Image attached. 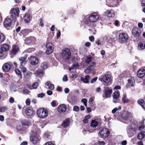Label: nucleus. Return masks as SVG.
<instances>
[{
	"label": "nucleus",
	"instance_id": "obj_54",
	"mask_svg": "<svg viewBox=\"0 0 145 145\" xmlns=\"http://www.w3.org/2000/svg\"><path fill=\"white\" fill-rule=\"evenodd\" d=\"M51 105L52 107H55L56 106V101H53L51 103Z\"/></svg>",
	"mask_w": 145,
	"mask_h": 145
},
{
	"label": "nucleus",
	"instance_id": "obj_10",
	"mask_svg": "<svg viewBox=\"0 0 145 145\" xmlns=\"http://www.w3.org/2000/svg\"><path fill=\"white\" fill-rule=\"evenodd\" d=\"M119 41L120 43H122L125 42L128 39V36L126 33H121L118 35Z\"/></svg>",
	"mask_w": 145,
	"mask_h": 145
},
{
	"label": "nucleus",
	"instance_id": "obj_47",
	"mask_svg": "<svg viewBox=\"0 0 145 145\" xmlns=\"http://www.w3.org/2000/svg\"><path fill=\"white\" fill-rule=\"evenodd\" d=\"M79 110V108L78 106H74L73 108V110L75 112H78Z\"/></svg>",
	"mask_w": 145,
	"mask_h": 145
},
{
	"label": "nucleus",
	"instance_id": "obj_15",
	"mask_svg": "<svg viewBox=\"0 0 145 145\" xmlns=\"http://www.w3.org/2000/svg\"><path fill=\"white\" fill-rule=\"evenodd\" d=\"M2 68L4 72H8L11 68V65L9 63H6L3 65Z\"/></svg>",
	"mask_w": 145,
	"mask_h": 145
},
{
	"label": "nucleus",
	"instance_id": "obj_18",
	"mask_svg": "<svg viewBox=\"0 0 145 145\" xmlns=\"http://www.w3.org/2000/svg\"><path fill=\"white\" fill-rule=\"evenodd\" d=\"M12 23V20L9 17H7L5 19L4 24L5 27H10Z\"/></svg>",
	"mask_w": 145,
	"mask_h": 145
},
{
	"label": "nucleus",
	"instance_id": "obj_12",
	"mask_svg": "<svg viewBox=\"0 0 145 145\" xmlns=\"http://www.w3.org/2000/svg\"><path fill=\"white\" fill-rule=\"evenodd\" d=\"M53 45L51 42H48L46 44V53L48 54L52 52L53 50Z\"/></svg>",
	"mask_w": 145,
	"mask_h": 145
},
{
	"label": "nucleus",
	"instance_id": "obj_49",
	"mask_svg": "<svg viewBox=\"0 0 145 145\" xmlns=\"http://www.w3.org/2000/svg\"><path fill=\"white\" fill-rule=\"evenodd\" d=\"M80 79L82 81H83L84 83H87L89 82L88 81V80L86 79L85 78L83 77H81Z\"/></svg>",
	"mask_w": 145,
	"mask_h": 145
},
{
	"label": "nucleus",
	"instance_id": "obj_38",
	"mask_svg": "<svg viewBox=\"0 0 145 145\" xmlns=\"http://www.w3.org/2000/svg\"><path fill=\"white\" fill-rule=\"evenodd\" d=\"M35 73L37 76H41L43 75V72L39 70H37L35 71Z\"/></svg>",
	"mask_w": 145,
	"mask_h": 145
},
{
	"label": "nucleus",
	"instance_id": "obj_44",
	"mask_svg": "<svg viewBox=\"0 0 145 145\" xmlns=\"http://www.w3.org/2000/svg\"><path fill=\"white\" fill-rule=\"evenodd\" d=\"M121 109V106H120L118 108H115L112 110V112L113 114H114L117 110H120Z\"/></svg>",
	"mask_w": 145,
	"mask_h": 145
},
{
	"label": "nucleus",
	"instance_id": "obj_61",
	"mask_svg": "<svg viewBox=\"0 0 145 145\" xmlns=\"http://www.w3.org/2000/svg\"><path fill=\"white\" fill-rule=\"evenodd\" d=\"M70 90L68 88H65L64 89V91L66 93H68L69 92Z\"/></svg>",
	"mask_w": 145,
	"mask_h": 145
},
{
	"label": "nucleus",
	"instance_id": "obj_6",
	"mask_svg": "<svg viewBox=\"0 0 145 145\" xmlns=\"http://www.w3.org/2000/svg\"><path fill=\"white\" fill-rule=\"evenodd\" d=\"M110 134L109 130L105 128H103L99 133V135L101 138H105L108 137Z\"/></svg>",
	"mask_w": 145,
	"mask_h": 145
},
{
	"label": "nucleus",
	"instance_id": "obj_14",
	"mask_svg": "<svg viewBox=\"0 0 145 145\" xmlns=\"http://www.w3.org/2000/svg\"><path fill=\"white\" fill-rule=\"evenodd\" d=\"M132 33L134 37H138L141 35L140 30L138 27L134 28L132 30Z\"/></svg>",
	"mask_w": 145,
	"mask_h": 145
},
{
	"label": "nucleus",
	"instance_id": "obj_33",
	"mask_svg": "<svg viewBox=\"0 0 145 145\" xmlns=\"http://www.w3.org/2000/svg\"><path fill=\"white\" fill-rule=\"evenodd\" d=\"M145 137V132L143 131L137 135V138L139 140L142 139Z\"/></svg>",
	"mask_w": 145,
	"mask_h": 145
},
{
	"label": "nucleus",
	"instance_id": "obj_55",
	"mask_svg": "<svg viewBox=\"0 0 145 145\" xmlns=\"http://www.w3.org/2000/svg\"><path fill=\"white\" fill-rule=\"evenodd\" d=\"M89 39L90 41L93 42L94 40V37L93 36H91L89 37Z\"/></svg>",
	"mask_w": 145,
	"mask_h": 145
},
{
	"label": "nucleus",
	"instance_id": "obj_32",
	"mask_svg": "<svg viewBox=\"0 0 145 145\" xmlns=\"http://www.w3.org/2000/svg\"><path fill=\"white\" fill-rule=\"evenodd\" d=\"M8 45L7 44H5L2 46L1 49L2 51L6 52L8 50Z\"/></svg>",
	"mask_w": 145,
	"mask_h": 145
},
{
	"label": "nucleus",
	"instance_id": "obj_20",
	"mask_svg": "<svg viewBox=\"0 0 145 145\" xmlns=\"http://www.w3.org/2000/svg\"><path fill=\"white\" fill-rule=\"evenodd\" d=\"M66 106L64 104L59 105L57 108V110L59 112H64L66 110Z\"/></svg>",
	"mask_w": 145,
	"mask_h": 145
},
{
	"label": "nucleus",
	"instance_id": "obj_16",
	"mask_svg": "<svg viewBox=\"0 0 145 145\" xmlns=\"http://www.w3.org/2000/svg\"><path fill=\"white\" fill-rule=\"evenodd\" d=\"M120 92L117 91L114 92L112 95L113 98V101L114 103H118V99L120 97Z\"/></svg>",
	"mask_w": 145,
	"mask_h": 145
},
{
	"label": "nucleus",
	"instance_id": "obj_59",
	"mask_svg": "<svg viewBox=\"0 0 145 145\" xmlns=\"http://www.w3.org/2000/svg\"><path fill=\"white\" fill-rule=\"evenodd\" d=\"M76 65H76L75 64L72 65L71 67L69 68V71H71V70L74 69L75 68Z\"/></svg>",
	"mask_w": 145,
	"mask_h": 145
},
{
	"label": "nucleus",
	"instance_id": "obj_17",
	"mask_svg": "<svg viewBox=\"0 0 145 145\" xmlns=\"http://www.w3.org/2000/svg\"><path fill=\"white\" fill-rule=\"evenodd\" d=\"M137 75L139 78H143L145 75V69L142 68L139 69L137 71Z\"/></svg>",
	"mask_w": 145,
	"mask_h": 145
},
{
	"label": "nucleus",
	"instance_id": "obj_64",
	"mask_svg": "<svg viewBox=\"0 0 145 145\" xmlns=\"http://www.w3.org/2000/svg\"><path fill=\"white\" fill-rule=\"evenodd\" d=\"M45 145H54V144L51 142H48L46 143Z\"/></svg>",
	"mask_w": 145,
	"mask_h": 145
},
{
	"label": "nucleus",
	"instance_id": "obj_27",
	"mask_svg": "<svg viewBox=\"0 0 145 145\" xmlns=\"http://www.w3.org/2000/svg\"><path fill=\"white\" fill-rule=\"evenodd\" d=\"M138 49L142 50L145 48V42L143 41L140 42L138 45Z\"/></svg>",
	"mask_w": 145,
	"mask_h": 145
},
{
	"label": "nucleus",
	"instance_id": "obj_45",
	"mask_svg": "<svg viewBox=\"0 0 145 145\" xmlns=\"http://www.w3.org/2000/svg\"><path fill=\"white\" fill-rule=\"evenodd\" d=\"M30 91L26 88H24L23 91V93L25 94H27L30 93Z\"/></svg>",
	"mask_w": 145,
	"mask_h": 145
},
{
	"label": "nucleus",
	"instance_id": "obj_13",
	"mask_svg": "<svg viewBox=\"0 0 145 145\" xmlns=\"http://www.w3.org/2000/svg\"><path fill=\"white\" fill-rule=\"evenodd\" d=\"M121 116L123 119L127 120L131 117V113L128 111H125L121 114Z\"/></svg>",
	"mask_w": 145,
	"mask_h": 145
},
{
	"label": "nucleus",
	"instance_id": "obj_63",
	"mask_svg": "<svg viewBox=\"0 0 145 145\" xmlns=\"http://www.w3.org/2000/svg\"><path fill=\"white\" fill-rule=\"evenodd\" d=\"M47 93L48 95H50L52 94L53 92L51 90H48L47 91Z\"/></svg>",
	"mask_w": 145,
	"mask_h": 145
},
{
	"label": "nucleus",
	"instance_id": "obj_31",
	"mask_svg": "<svg viewBox=\"0 0 145 145\" xmlns=\"http://www.w3.org/2000/svg\"><path fill=\"white\" fill-rule=\"evenodd\" d=\"M128 84L129 86H133L135 84V79L132 78L128 80Z\"/></svg>",
	"mask_w": 145,
	"mask_h": 145
},
{
	"label": "nucleus",
	"instance_id": "obj_19",
	"mask_svg": "<svg viewBox=\"0 0 145 145\" xmlns=\"http://www.w3.org/2000/svg\"><path fill=\"white\" fill-rule=\"evenodd\" d=\"M29 61L30 63L33 65L37 64L39 62L38 59L35 56H31L29 59Z\"/></svg>",
	"mask_w": 145,
	"mask_h": 145
},
{
	"label": "nucleus",
	"instance_id": "obj_58",
	"mask_svg": "<svg viewBox=\"0 0 145 145\" xmlns=\"http://www.w3.org/2000/svg\"><path fill=\"white\" fill-rule=\"evenodd\" d=\"M9 101L10 103H13L14 101V99L13 97H11L9 99Z\"/></svg>",
	"mask_w": 145,
	"mask_h": 145
},
{
	"label": "nucleus",
	"instance_id": "obj_23",
	"mask_svg": "<svg viewBox=\"0 0 145 145\" xmlns=\"http://www.w3.org/2000/svg\"><path fill=\"white\" fill-rule=\"evenodd\" d=\"M35 40V38L33 37H30L27 38L25 41V42L27 44H29L31 42H33Z\"/></svg>",
	"mask_w": 145,
	"mask_h": 145
},
{
	"label": "nucleus",
	"instance_id": "obj_24",
	"mask_svg": "<svg viewBox=\"0 0 145 145\" xmlns=\"http://www.w3.org/2000/svg\"><path fill=\"white\" fill-rule=\"evenodd\" d=\"M24 20L25 23H28L31 20L30 14L29 13L26 14L24 17Z\"/></svg>",
	"mask_w": 145,
	"mask_h": 145
},
{
	"label": "nucleus",
	"instance_id": "obj_11",
	"mask_svg": "<svg viewBox=\"0 0 145 145\" xmlns=\"http://www.w3.org/2000/svg\"><path fill=\"white\" fill-rule=\"evenodd\" d=\"M104 88V95H103V97L106 98H110L111 97V94L112 91V89H110L108 87Z\"/></svg>",
	"mask_w": 145,
	"mask_h": 145
},
{
	"label": "nucleus",
	"instance_id": "obj_46",
	"mask_svg": "<svg viewBox=\"0 0 145 145\" xmlns=\"http://www.w3.org/2000/svg\"><path fill=\"white\" fill-rule=\"evenodd\" d=\"M98 145H105V143L104 141H98L97 142Z\"/></svg>",
	"mask_w": 145,
	"mask_h": 145
},
{
	"label": "nucleus",
	"instance_id": "obj_7",
	"mask_svg": "<svg viewBox=\"0 0 145 145\" xmlns=\"http://www.w3.org/2000/svg\"><path fill=\"white\" fill-rule=\"evenodd\" d=\"M111 80V76L109 74H105L103 76H101L99 78V80L100 81H103L107 84L110 83Z\"/></svg>",
	"mask_w": 145,
	"mask_h": 145
},
{
	"label": "nucleus",
	"instance_id": "obj_41",
	"mask_svg": "<svg viewBox=\"0 0 145 145\" xmlns=\"http://www.w3.org/2000/svg\"><path fill=\"white\" fill-rule=\"evenodd\" d=\"M8 109L7 106H4L0 107V112H4L7 111Z\"/></svg>",
	"mask_w": 145,
	"mask_h": 145
},
{
	"label": "nucleus",
	"instance_id": "obj_21",
	"mask_svg": "<svg viewBox=\"0 0 145 145\" xmlns=\"http://www.w3.org/2000/svg\"><path fill=\"white\" fill-rule=\"evenodd\" d=\"M19 50V48L18 46L14 45L12 47V50L11 52V54H15Z\"/></svg>",
	"mask_w": 145,
	"mask_h": 145
},
{
	"label": "nucleus",
	"instance_id": "obj_28",
	"mask_svg": "<svg viewBox=\"0 0 145 145\" xmlns=\"http://www.w3.org/2000/svg\"><path fill=\"white\" fill-rule=\"evenodd\" d=\"M70 124L69 120V119H66L63 121L61 124V126L63 127H67Z\"/></svg>",
	"mask_w": 145,
	"mask_h": 145
},
{
	"label": "nucleus",
	"instance_id": "obj_34",
	"mask_svg": "<svg viewBox=\"0 0 145 145\" xmlns=\"http://www.w3.org/2000/svg\"><path fill=\"white\" fill-rule=\"evenodd\" d=\"M137 102L143 108H145V103L143 100L139 99L138 100Z\"/></svg>",
	"mask_w": 145,
	"mask_h": 145
},
{
	"label": "nucleus",
	"instance_id": "obj_36",
	"mask_svg": "<svg viewBox=\"0 0 145 145\" xmlns=\"http://www.w3.org/2000/svg\"><path fill=\"white\" fill-rule=\"evenodd\" d=\"M24 77L26 78H28L30 77L32 75L30 71H27L24 74Z\"/></svg>",
	"mask_w": 145,
	"mask_h": 145
},
{
	"label": "nucleus",
	"instance_id": "obj_43",
	"mask_svg": "<svg viewBox=\"0 0 145 145\" xmlns=\"http://www.w3.org/2000/svg\"><path fill=\"white\" fill-rule=\"evenodd\" d=\"M92 57L90 56L87 57L86 59H85V62L86 63H88L91 61Z\"/></svg>",
	"mask_w": 145,
	"mask_h": 145
},
{
	"label": "nucleus",
	"instance_id": "obj_56",
	"mask_svg": "<svg viewBox=\"0 0 145 145\" xmlns=\"http://www.w3.org/2000/svg\"><path fill=\"white\" fill-rule=\"evenodd\" d=\"M45 94L44 93H40L37 96L38 97L42 98L44 96Z\"/></svg>",
	"mask_w": 145,
	"mask_h": 145
},
{
	"label": "nucleus",
	"instance_id": "obj_39",
	"mask_svg": "<svg viewBox=\"0 0 145 145\" xmlns=\"http://www.w3.org/2000/svg\"><path fill=\"white\" fill-rule=\"evenodd\" d=\"M40 67L43 69H46L47 68V63L45 62H42L40 65Z\"/></svg>",
	"mask_w": 145,
	"mask_h": 145
},
{
	"label": "nucleus",
	"instance_id": "obj_62",
	"mask_svg": "<svg viewBox=\"0 0 145 145\" xmlns=\"http://www.w3.org/2000/svg\"><path fill=\"white\" fill-rule=\"evenodd\" d=\"M96 91L97 93H100L101 92V90L99 87H98L96 89Z\"/></svg>",
	"mask_w": 145,
	"mask_h": 145
},
{
	"label": "nucleus",
	"instance_id": "obj_48",
	"mask_svg": "<svg viewBox=\"0 0 145 145\" xmlns=\"http://www.w3.org/2000/svg\"><path fill=\"white\" fill-rule=\"evenodd\" d=\"M39 86V84L37 82H35L33 84L32 87L34 89H36Z\"/></svg>",
	"mask_w": 145,
	"mask_h": 145
},
{
	"label": "nucleus",
	"instance_id": "obj_42",
	"mask_svg": "<svg viewBox=\"0 0 145 145\" xmlns=\"http://www.w3.org/2000/svg\"><path fill=\"white\" fill-rule=\"evenodd\" d=\"M15 71L16 74L18 75L19 77H22L21 72L19 69H15Z\"/></svg>",
	"mask_w": 145,
	"mask_h": 145
},
{
	"label": "nucleus",
	"instance_id": "obj_1",
	"mask_svg": "<svg viewBox=\"0 0 145 145\" xmlns=\"http://www.w3.org/2000/svg\"><path fill=\"white\" fill-rule=\"evenodd\" d=\"M31 121L28 120H24L18 125L17 129L20 133H24L26 129V126H29L31 125Z\"/></svg>",
	"mask_w": 145,
	"mask_h": 145
},
{
	"label": "nucleus",
	"instance_id": "obj_5",
	"mask_svg": "<svg viewBox=\"0 0 145 145\" xmlns=\"http://www.w3.org/2000/svg\"><path fill=\"white\" fill-rule=\"evenodd\" d=\"M137 129V125L132 124L127 128V133L130 137H132L136 133Z\"/></svg>",
	"mask_w": 145,
	"mask_h": 145
},
{
	"label": "nucleus",
	"instance_id": "obj_40",
	"mask_svg": "<svg viewBox=\"0 0 145 145\" xmlns=\"http://www.w3.org/2000/svg\"><path fill=\"white\" fill-rule=\"evenodd\" d=\"M93 131H91L90 129H88L87 128H84L82 131V132L84 135H86L88 132H92Z\"/></svg>",
	"mask_w": 145,
	"mask_h": 145
},
{
	"label": "nucleus",
	"instance_id": "obj_51",
	"mask_svg": "<svg viewBox=\"0 0 145 145\" xmlns=\"http://www.w3.org/2000/svg\"><path fill=\"white\" fill-rule=\"evenodd\" d=\"M54 86L53 84H50L48 86L49 89L50 90H52L54 89Z\"/></svg>",
	"mask_w": 145,
	"mask_h": 145
},
{
	"label": "nucleus",
	"instance_id": "obj_50",
	"mask_svg": "<svg viewBox=\"0 0 145 145\" xmlns=\"http://www.w3.org/2000/svg\"><path fill=\"white\" fill-rule=\"evenodd\" d=\"M22 67L21 68V69L22 70V71L24 73L26 72L27 71V69L26 68L24 67V66H22Z\"/></svg>",
	"mask_w": 145,
	"mask_h": 145
},
{
	"label": "nucleus",
	"instance_id": "obj_2",
	"mask_svg": "<svg viewBox=\"0 0 145 145\" xmlns=\"http://www.w3.org/2000/svg\"><path fill=\"white\" fill-rule=\"evenodd\" d=\"M37 114L39 117L42 119L46 118L48 116V112L46 109L42 108L38 109Z\"/></svg>",
	"mask_w": 145,
	"mask_h": 145
},
{
	"label": "nucleus",
	"instance_id": "obj_26",
	"mask_svg": "<svg viewBox=\"0 0 145 145\" xmlns=\"http://www.w3.org/2000/svg\"><path fill=\"white\" fill-rule=\"evenodd\" d=\"M27 59V57H21L19 59V61H20V64L22 66H24L26 63V60Z\"/></svg>",
	"mask_w": 145,
	"mask_h": 145
},
{
	"label": "nucleus",
	"instance_id": "obj_8",
	"mask_svg": "<svg viewBox=\"0 0 145 145\" xmlns=\"http://www.w3.org/2000/svg\"><path fill=\"white\" fill-rule=\"evenodd\" d=\"M10 12L11 17L13 18H15L16 17L19 16L20 10L18 8H15L11 9Z\"/></svg>",
	"mask_w": 145,
	"mask_h": 145
},
{
	"label": "nucleus",
	"instance_id": "obj_60",
	"mask_svg": "<svg viewBox=\"0 0 145 145\" xmlns=\"http://www.w3.org/2000/svg\"><path fill=\"white\" fill-rule=\"evenodd\" d=\"M67 77L66 75H64L63 78V81H67Z\"/></svg>",
	"mask_w": 145,
	"mask_h": 145
},
{
	"label": "nucleus",
	"instance_id": "obj_29",
	"mask_svg": "<svg viewBox=\"0 0 145 145\" xmlns=\"http://www.w3.org/2000/svg\"><path fill=\"white\" fill-rule=\"evenodd\" d=\"M98 122L95 120H94L91 121L90 126L92 127L96 128L98 126Z\"/></svg>",
	"mask_w": 145,
	"mask_h": 145
},
{
	"label": "nucleus",
	"instance_id": "obj_35",
	"mask_svg": "<svg viewBox=\"0 0 145 145\" xmlns=\"http://www.w3.org/2000/svg\"><path fill=\"white\" fill-rule=\"evenodd\" d=\"M93 67L90 65L84 71L85 73L88 74L93 70Z\"/></svg>",
	"mask_w": 145,
	"mask_h": 145
},
{
	"label": "nucleus",
	"instance_id": "obj_4",
	"mask_svg": "<svg viewBox=\"0 0 145 145\" xmlns=\"http://www.w3.org/2000/svg\"><path fill=\"white\" fill-rule=\"evenodd\" d=\"M30 140L34 144L39 142L40 141L39 137L37 134L36 132L32 130V132L31 133Z\"/></svg>",
	"mask_w": 145,
	"mask_h": 145
},
{
	"label": "nucleus",
	"instance_id": "obj_25",
	"mask_svg": "<svg viewBox=\"0 0 145 145\" xmlns=\"http://www.w3.org/2000/svg\"><path fill=\"white\" fill-rule=\"evenodd\" d=\"M105 14L109 17H113L115 15L114 12L112 10H107Z\"/></svg>",
	"mask_w": 145,
	"mask_h": 145
},
{
	"label": "nucleus",
	"instance_id": "obj_22",
	"mask_svg": "<svg viewBox=\"0 0 145 145\" xmlns=\"http://www.w3.org/2000/svg\"><path fill=\"white\" fill-rule=\"evenodd\" d=\"M25 112L26 115L29 116H32L33 114V110L31 107H27L26 109Z\"/></svg>",
	"mask_w": 145,
	"mask_h": 145
},
{
	"label": "nucleus",
	"instance_id": "obj_57",
	"mask_svg": "<svg viewBox=\"0 0 145 145\" xmlns=\"http://www.w3.org/2000/svg\"><path fill=\"white\" fill-rule=\"evenodd\" d=\"M25 103L26 105H29L30 103V101L29 99H26L25 101Z\"/></svg>",
	"mask_w": 145,
	"mask_h": 145
},
{
	"label": "nucleus",
	"instance_id": "obj_30",
	"mask_svg": "<svg viewBox=\"0 0 145 145\" xmlns=\"http://www.w3.org/2000/svg\"><path fill=\"white\" fill-rule=\"evenodd\" d=\"M121 100L123 103H127L129 101V100L127 98L125 94H124L123 95Z\"/></svg>",
	"mask_w": 145,
	"mask_h": 145
},
{
	"label": "nucleus",
	"instance_id": "obj_53",
	"mask_svg": "<svg viewBox=\"0 0 145 145\" xmlns=\"http://www.w3.org/2000/svg\"><path fill=\"white\" fill-rule=\"evenodd\" d=\"M141 6V7L145 6V0H140Z\"/></svg>",
	"mask_w": 145,
	"mask_h": 145
},
{
	"label": "nucleus",
	"instance_id": "obj_9",
	"mask_svg": "<svg viewBox=\"0 0 145 145\" xmlns=\"http://www.w3.org/2000/svg\"><path fill=\"white\" fill-rule=\"evenodd\" d=\"M98 14L96 13L93 12L91 13L89 17V22H96L99 19Z\"/></svg>",
	"mask_w": 145,
	"mask_h": 145
},
{
	"label": "nucleus",
	"instance_id": "obj_37",
	"mask_svg": "<svg viewBox=\"0 0 145 145\" xmlns=\"http://www.w3.org/2000/svg\"><path fill=\"white\" fill-rule=\"evenodd\" d=\"M5 39V36L2 33H0V44L4 42Z\"/></svg>",
	"mask_w": 145,
	"mask_h": 145
},
{
	"label": "nucleus",
	"instance_id": "obj_52",
	"mask_svg": "<svg viewBox=\"0 0 145 145\" xmlns=\"http://www.w3.org/2000/svg\"><path fill=\"white\" fill-rule=\"evenodd\" d=\"M115 3H116V4H114V7H117L119 4V2L121 1V0H113Z\"/></svg>",
	"mask_w": 145,
	"mask_h": 145
},
{
	"label": "nucleus",
	"instance_id": "obj_3",
	"mask_svg": "<svg viewBox=\"0 0 145 145\" xmlns=\"http://www.w3.org/2000/svg\"><path fill=\"white\" fill-rule=\"evenodd\" d=\"M61 56L65 60H68L71 57V54L70 50L66 48L63 50L61 52Z\"/></svg>",
	"mask_w": 145,
	"mask_h": 145
}]
</instances>
